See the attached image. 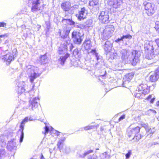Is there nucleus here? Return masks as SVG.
<instances>
[{
    "instance_id": "nucleus-1",
    "label": "nucleus",
    "mask_w": 159,
    "mask_h": 159,
    "mask_svg": "<svg viewBox=\"0 0 159 159\" xmlns=\"http://www.w3.org/2000/svg\"><path fill=\"white\" fill-rule=\"evenodd\" d=\"M26 73L28 75L30 81L33 82L34 80L40 76L39 68L33 66L29 65L25 68Z\"/></svg>"
},
{
    "instance_id": "nucleus-2",
    "label": "nucleus",
    "mask_w": 159,
    "mask_h": 159,
    "mask_svg": "<svg viewBox=\"0 0 159 159\" xmlns=\"http://www.w3.org/2000/svg\"><path fill=\"white\" fill-rule=\"evenodd\" d=\"M141 128L137 126L135 127L130 129L127 133V135L129 138H132L134 136L133 139L136 141H139L143 136L141 134H139Z\"/></svg>"
},
{
    "instance_id": "nucleus-3",
    "label": "nucleus",
    "mask_w": 159,
    "mask_h": 159,
    "mask_svg": "<svg viewBox=\"0 0 159 159\" xmlns=\"http://www.w3.org/2000/svg\"><path fill=\"white\" fill-rule=\"evenodd\" d=\"M71 38L74 44L80 45L83 41L84 34L79 30H74L71 33Z\"/></svg>"
},
{
    "instance_id": "nucleus-4",
    "label": "nucleus",
    "mask_w": 159,
    "mask_h": 159,
    "mask_svg": "<svg viewBox=\"0 0 159 159\" xmlns=\"http://www.w3.org/2000/svg\"><path fill=\"white\" fill-rule=\"evenodd\" d=\"M17 54L16 49H14L12 52H8L6 55L1 56V59L6 62L7 65H9L11 61L14 60V58L16 57Z\"/></svg>"
},
{
    "instance_id": "nucleus-5",
    "label": "nucleus",
    "mask_w": 159,
    "mask_h": 159,
    "mask_svg": "<svg viewBox=\"0 0 159 159\" xmlns=\"http://www.w3.org/2000/svg\"><path fill=\"white\" fill-rule=\"evenodd\" d=\"M144 8L146 11V13L149 16H151L155 12L154 5L150 2H147L144 4Z\"/></svg>"
},
{
    "instance_id": "nucleus-6",
    "label": "nucleus",
    "mask_w": 159,
    "mask_h": 159,
    "mask_svg": "<svg viewBox=\"0 0 159 159\" xmlns=\"http://www.w3.org/2000/svg\"><path fill=\"white\" fill-rule=\"evenodd\" d=\"M98 19L102 23H107L109 21V15L108 13L105 11H101L99 16Z\"/></svg>"
},
{
    "instance_id": "nucleus-7",
    "label": "nucleus",
    "mask_w": 159,
    "mask_h": 159,
    "mask_svg": "<svg viewBox=\"0 0 159 159\" xmlns=\"http://www.w3.org/2000/svg\"><path fill=\"white\" fill-rule=\"evenodd\" d=\"M28 3H32L31 11L33 12L37 11L40 9L39 0H28Z\"/></svg>"
},
{
    "instance_id": "nucleus-8",
    "label": "nucleus",
    "mask_w": 159,
    "mask_h": 159,
    "mask_svg": "<svg viewBox=\"0 0 159 159\" xmlns=\"http://www.w3.org/2000/svg\"><path fill=\"white\" fill-rule=\"evenodd\" d=\"M138 52L137 50H132L131 54L134 57L130 62L131 65L133 66H136L137 64L139 62V56L138 55Z\"/></svg>"
},
{
    "instance_id": "nucleus-9",
    "label": "nucleus",
    "mask_w": 159,
    "mask_h": 159,
    "mask_svg": "<svg viewBox=\"0 0 159 159\" xmlns=\"http://www.w3.org/2000/svg\"><path fill=\"white\" fill-rule=\"evenodd\" d=\"M29 117H26L21 122L20 126V129H19V132H20L21 133V134L20 135V143H21L23 140V139L24 138V134L23 132L24 130V125L26 123L28 120Z\"/></svg>"
},
{
    "instance_id": "nucleus-10",
    "label": "nucleus",
    "mask_w": 159,
    "mask_h": 159,
    "mask_svg": "<svg viewBox=\"0 0 159 159\" xmlns=\"http://www.w3.org/2000/svg\"><path fill=\"white\" fill-rule=\"evenodd\" d=\"M25 83L23 81L17 83L15 89L18 94H20L25 92Z\"/></svg>"
},
{
    "instance_id": "nucleus-11",
    "label": "nucleus",
    "mask_w": 159,
    "mask_h": 159,
    "mask_svg": "<svg viewBox=\"0 0 159 159\" xmlns=\"http://www.w3.org/2000/svg\"><path fill=\"white\" fill-rule=\"evenodd\" d=\"M39 99L38 97H35L31 99L30 101V107L32 110L37 108L39 105Z\"/></svg>"
},
{
    "instance_id": "nucleus-12",
    "label": "nucleus",
    "mask_w": 159,
    "mask_h": 159,
    "mask_svg": "<svg viewBox=\"0 0 159 159\" xmlns=\"http://www.w3.org/2000/svg\"><path fill=\"white\" fill-rule=\"evenodd\" d=\"M71 30L70 28H64L63 31V33H62L61 31L59 30V34L61 37L63 39H65L69 36V34Z\"/></svg>"
},
{
    "instance_id": "nucleus-13",
    "label": "nucleus",
    "mask_w": 159,
    "mask_h": 159,
    "mask_svg": "<svg viewBox=\"0 0 159 159\" xmlns=\"http://www.w3.org/2000/svg\"><path fill=\"white\" fill-rule=\"evenodd\" d=\"M139 89L142 94L144 95L147 94L149 92V89L146 84H141L139 87Z\"/></svg>"
},
{
    "instance_id": "nucleus-14",
    "label": "nucleus",
    "mask_w": 159,
    "mask_h": 159,
    "mask_svg": "<svg viewBox=\"0 0 159 159\" xmlns=\"http://www.w3.org/2000/svg\"><path fill=\"white\" fill-rule=\"evenodd\" d=\"M85 11V8L83 7L81 8L80 11H79L78 14H76L75 16L79 20H83L86 18L85 16L84 15Z\"/></svg>"
},
{
    "instance_id": "nucleus-15",
    "label": "nucleus",
    "mask_w": 159,
    "mask_h": 159,
    "mask_svg": "<svg viewBox=\"0 0 159 159\" xmlns=\"http://www.w3.org/2000/svg\"><path fill=\"white\" fill-rule=\"evenodd\" d=\"M120 0H109L108 4L113 8L116 9L120 6Z\"/></svg>"
},
{
    "instance_id": "nucleus-16",
    "label": "nucleus",
    "mask_w": 159,
    "mask_h": 159,
    "mask_svg": "<svg viewBox=\"0 0 159 159\" xmlns=\"http://www.w3.org/2000/svg\"><path fill=\"white\" fill-rule=\"evenodd\" d=\"M114 29V27L113 25H109L105 28L104 32L107 34V36H111V34L113 32Z\"/></svg>"
},
{
    "instance_id": "nucleus-17",
    "label": "nucleus",
    "mask_w": 159,
    "mask_h": 159,
    "mask_svg": "<svg viewBox=\"0 0 159 159\" xmlns=\"http://www.w3.org/2000/svg\"><path fill=\"white\" fill-rule=\"evenodd\" d=\"M135 73L134 72H131L125 75L123 78V80L125 82H130L134 77Z\"/></svg>"
},
{
    "instance_id": "nucleus-18",
    "label": "nucleus",
    "mask_w": 159,
    "mask_h": 159,
    "mask_svg": "<svg viewBox=\"0 0 159 159\" xmlns=\"http://www.w3.org/2000/svg\"><path fill=\"white\" fill-rule=\"evenodd\" d=\"M61 7L65 11H69L71 7L70 3L67 2H62L61 4Z\"/></svg>"
},
{
    "instance_id": "nucleus-19",
    "label": "nucleus",
    "mask_w": 159,
    "mask_h": 159,
    "mask_svg": "<svg viewBox=\"0 0 159 159\" xmlns=\"http://www.w3.org/2000/svg\"><path fill=\"white\" fill-rule=\"evenodd\" d=\"M159 78L158 73L155 72L153 74L150 75L149 77V81L152 82L157 81Z\"/></svg>"
},
{
    "instance_id": "nucleus-20",
    "label": "nucleus",
    "mask_w": 159,
    "mask_h": 159,
    "mask_svg": "<svg viewBox=\"0 0 159 159\" xmlns=\"http://www.w3.org/2000/svg\"><path fill=\"white\" fill-rule=\"evenodd\" d=\"M83 44L85 49L87 50L90 49L92 46L90 41L88 39L85 40L83 43Z\"/></svg>"
},
{
    "instance_id": "nucleus-21",
    "label": "nucleus",
    "mask_w": 159,
    "mask_h": 159,
    "mask_svg": "<svg viewBox=\"0 0 159 159\" xmlns=\"http://www.w3.org/2000/svg\"><path fill=\"white\" fill-rule=\"evenodd\" d=\"M16 147V143L13 141L9 142L7 144V148L9 151H11Z\"/></svg>"
},
{
    "instance_id": "nucleus-22",
    "label": "nucleus",
    "mask_w": 159,
    "mask_h": 159,
    "mask_svg": "<svg viewBox=\"0 0 159 159\" xmlns=\"http://www.w3.org/2000/svg\"><path fill=\"white\" fill-rule=\"evenodd\" d=\"M70 54L66 53L64 56L60 57L59 59L60 63L62 65H64L66 60L70 57Z\"/></svg>"
},
{
    "instance_id": "nucleus-23",
    "label": "nucleus",
    "mask_w": 159,
    "mask_h": 159,
    "mask_svg": "<svg viewBox=\"0 0 159 159\" xmlns=\"http://www.w3.org/2000/svg\"><path fill=\"white\" fill-rule=\"evenodd\" d=\"M66 140V138L65 137L62 138L58 142L57 144L58 148L60 150L61 149L64 145V142Z\"/></svg>"
},
{
    "instance_id": "nucleus-24",
    "label": "nucleus",
    "mask_w": 159,
    "mask_h": 159,
    "mask_svg": "<svg viewBox=\"0 0 159 159\" xmlns=\"http://www.w3.org/2000/svg\"><path fill=\"white\" fill-rule=\"evenodd\" d=\"M60 132L53 129L51 127H50V134L52 136L54 137L59 135Z\"/></svg>"
},
{
    "instance_id": "nucleus-25",
    "label": "nucleus",
    "mask_w": 159,
    "mask_h": 159,
    "mask_svg": "<svg viewBox=\"0 0 159 159\" xmlns=\"http://www.w3.org/2000/svg\"><path fill=\"white\" fill-rule=\"evenodd\" d=\"M112 46V43L110 41H107L106 42L104 45V48L106 50H107L111 48Z\"/></svg>"
},
{
    "instance_id": "nucleus-26",
    "label": "nucleus",
    "mask_w": 159,
    "mask_h": 159,
    "mask_svg": "<svg viewBox=\"0 0 159 159\" xmlns=\"http://www.w3.org/2000/svg\"><path fill=\"white\" fill-rule=\"evenodd\" d=\"M152 95H149L145 99V100L147 101H149L150 103H153L155 99V98L153 97L152 98Z\"/></svg>"
},
{
    "instance_id": "nucleus-27",
    "label": "nucleus",
    "mask_w": 159,
    "mask_h": 159,
    "mask_svg": "<svg viewBox=\"0 0 159 159\" xmlns=\"http://www.w3.org/2000/svg\"><path fill=\"white\" fill-rule=\"evenodd\" d=\"M72 54L73 56L76 57H79L80 52L78 48H76L74 49L72 52Z\"/></svg>"
},
{
    "instance_id": "nucleus-28",
    "label": "nucleus",
    "mask_w": 159,
    "mask_h": 159,
    "mask_svg": "<svg viewBox=\"0 0 159 159\" xmlns=\"http://www.w3.org/2000/svg\"><path fill=\"white\" fill-rule=\"evenodd\" d=\"M40 63L41 64L45 63L47 61V57L46 55L42 56L39 58Z\"/></svg>"
},
{
    "instance_id": "nucleus-29",
    "label": "nucleus",
    "mask_w": 159,
    "mask_h": 159,
    "mask_svg": "<svg viewBox=\"0 0 159 159\" xmlns=\"http://www.w3.org/2000/svg\"><path fill=\"white\" fill-rule=\"evenodd\" d=\"M98 4V0H91L89 2L90 6L93 7Z\"/></svg>"
},
{
    "instance_id": "nucleus-30",
    "label": "nucleus",
    "mask_w": 159,
    "mask_h": 159,
    "mask_svg": "<svg viewBox=\"0 0 159 159\" xmlns=\"http://www.w3.org/2000/svg\"><path fill=\"white\" fill-rule=\"evenodd\" d=\"M65 20L66 21V22H68L70 25H75V22L72 20L71 19H63L62 20V21Z\"/></svg>"
},
{
    "instance_id": "nucleus-31",
    "label": "nucleus",
    "mask_w": 159,
    "mask_h": 159,
    "mask_svg": "<svg viewBox=\"0 0 159 159\" xmlns=\"http://www.w3.org/2000/svg\"><path fill=\"white\" fill-rule=\"evenodd\" d=\"M101 157L102 159H105L107 158L110 157V155L107 152L102 153L101 155Z\"/></svg>"
},
{
    "instance_id": "nucleus-32",
    "label": "nucleus",
    "mask_w": 159,
    "mask_h": 159,
    "mask_svg": "<svg viewBox=\"0 0 159 159\" xmlns=\"http://www.w3.org/2000/svg\"><path fill=\"white\" fill-rule=\"evenodd\" d=\"M94 127L93 125H89L84 127V129L85 130H88L93 129Z\"/></svg>"
},
{
    "instance_id": "nucleus-33",
    "label": "nucleus",
    "mask_w": 159,
    "mask_h": 159,
    "mask_svg": "<svg viewBox=\"0 0 159 159\" xmlns=\"http://www.w3.org/2000/svg\"><path fill=\"white\" fill-rule=\"evenodd\" d=\"M155 28L157 32L159 34V21L156 22Z\"/></svg>"
},
{
    "instance_id": "nucleus-34",
    "label": "nucleus",
    "mask_w": 159,
    "mask_h": 159,
    "mask_svg": "<svg viewBox=\"0 0 159 159\" xmlns=\"http://www.w3.org/2000/svg\"><path fill=\"white\" fill-rule=\"evenodd\" d=\"M132 154V151L129 150L128 151V153L125 154V157L126 159H128Z\"/></svg>"
},
{
    "instance_id": "nucleus-35",
    "label": "nucleus",
    "mask_w": 159,
    "mask_h": 159,
    "mask_svg": "<svg viewBox=\"0 0 159 159\" xmlns=\"http://www.w3.org/2000/svg\"><path fill=\"white\" fill-rule=\"evenodd\" d=\"M8 36V35L7 34L0 35V42L2 41V40H3L5 37H7Z\"/></svg>"
},
{
    "instance_id": "nucleus-36",
    "label": "nucleus",
    "mask_w": 159,
    "mask_h": 159,
    "mask_svg": "<svg viewBox=\"0 0 159 159\" xmlns=\"http://www.w3.org/2000/svg\"><path fill=\"white\" fill-rule=\"evenodd\" d=\"M132 38V36L129 34H128L126 35H123L122 36V38L123 39H131Z\"/></svg>"
},
{
    "instance_id": "nucleus-37",
    "label": "nucleus",
    "mask_w": 159,
    "mask_h": 159,
    "mask_svg": "<svg viewBox=\"0 0 159 159\" xmlns=\"http://www.w3.org/2000/svg\"><path fill=\"white\" fill-rule=\"evenodd\" d=\"M125 118V114L122 115L118 119V121L120 122L124 120Z\"/></svg>"
},
{
    "instance_id": "nucleus-38",
    "label": "nucleus",
    "mask_w": 159,
    "mask_h": 159,
    "mask_svg": "<svg viewBox=\"0 0 159 159\" xmlns=\"http://www.w3.org/2000/svg\"><path fill=\"white\" fill-rule=\"evenodd\" d=\"M93 152V151L92 150H90L87 151H86L84 153V156H85L87 154H88L90 153Z\"/></svg>"
},
{
    "instance_id": "nucleus-39",
    "label": "nucleus",
    "mask_w": 159,
    "mask_h": 159,
    "mask_svg": "<svg viewBox=\"0 0 159 159\" xmlns=\"http://www.w3.org/2000/svg\"><path fill=\"white\" fill-rule=\"evenodd\" d=\"M68 45H70V51L71 52L72 50V49L74 48V47L73 46V44L72 43H68Z\"/></svg>"
},
{
    "instance_id": "nucleus-40",
    "label": "nucleus",
    "mask_w": 159,
    "mask_h": 159,
    "mask_svg": "<svg viewBox=\"0 0 159 159\" xmlns=\"http://www.w3.org/2000/svg\"><path fill=\"white\" fill-rule=\"evenodd\" d=\"M123 38H122V36L120 38H118L115 40V42L117 43H118L120 41L123 40Z\"/></svg>"
},
{
    "instance_id": "nucleus-41",
    "label": "nucleus",
    "mask_w": 159,
    "mask_h": 159,
    "mask_svg": "<svg viewBox=\"0 0 159 159\" xmlns=\"http://www.w3.org/2000/svg\"><path fill=\"white\" fill-rule=\"evenodd\" d=\"M6 24L4 22H0V27L6 26Z\"/></svg>"
},
{
    "instance_id": "nucleus-42",
    "label": "nucleus",
    "mask_w": 159,
    "mask_h": 159,
    "mask_svg": "<svg viewBox=\"0 0 159 159\" xmlns=\"http://www.w3.org/2000/svg\"><path fill=\"white\" fill-rule=\"evenodd\" d=\"M155 42L159 48V38L156 39Z\"/></svg>"
},
{
    "instance_id": "nucleus-43",
    "label": "nucleus",
    "mask_w": 159,
    "mask_h": 159,
    "mask_svg": "<svg viewBox=\"0 0 159 159\" xmlns=\"http://www.w3.org/2000/svg\"><path fill=\"white\" fill-rule=\"evenodd\" d=\"M49 131V128L47 126H45V134H46V133H47Z\"/></svg>"
},
{
    "instance_id": "nucleus-44",
    "label": "nucleus",
    "mask_w": 159,
    "mask_h": 159,
    "mask_svg": "<svg viewBox=\"0 0 159 159\" xmlns=\"http://www.w3.org/2000/svg\"><path fill=\"white\" fill-rule=\"evenodd\" d=\"M5 152L4 151H0V156H1L2 155H3L4 154Z\"/></svg>"
},
{
    "instance_id": "nucleus-45",
    "label": "nucleus",
    "mask_w": 159,
    "mask_h": 159,
    "mask_svg": "<svg viewBox=\"0 0 159 159\" xmlns=\"http://www.w3.org/2000/svg\"><path fill=\"white\" fill-rule=\"evenodd\" d=\"M46 25H47V28L48 29H49V28L50 27V26H49L50 24H49V22H46Z\"/></svg>"
},
{
    "instance_id": "nucleus-46",
    "label": "nucleus",
    "mask_w": 159,
    "mask_h": 159,
    "mask_svg": "<svg viewBox=\"0 0 159 159\" xmlns=\"http://www.w3.org/2000/svg\"><path fill=\"white\" fill-rule=\"evenodd\" d=\"M149 111L154 114H156L157 113L156 111L155 110H152V109H150Z\"/></svg>"
},
{
    "instance_id": "nucleus-47",
    "label": "nucleus",
    "mask_w": 159,
    "mask_h": 159,
    "mask_svg": "<svg viewBox=\"0 0 159 159\" xmlns=\"http://www.w3.org/2000/svg\"><path fill=\"white\" fill-rule=\"evenodd\" d=\"M106 74H107V72L105 71L104 75H100L99 76H100V77H104V76H105L106 75Z\"/></svg>"
},
{
    "instance_id": "nucleus-48",
    "label": "nucleus",
    "mask_w": 159,
    "mask_h": 159,
    "mask_svg": "<svg viewBox=\"0 0 159 159\" xmlns=\"http://www.w3.org/2000/svg\"><path fill=\"white\" fill-rule=\"evenodd\" d=\"M40 159H45L44 157H43L42 154H41V157L40 158Z\"/></svg>"
},
{
    "instance_id": "nucleus-49",
    "label": "nucleus",
    "mask_w": 159,
    "mask_h": 159,
    "mask_svg": "<svg viewBox=\"0 0 159 159\" xmlns=\"http://www.w3.org/2000/svg\"><path fill=\"white\" fill-rule=\"evenodd\" d=\"M156 105L157 107H159V101L157 102L156 103Z\"/></svg>"
},
{
    "instance_id": "nucleus-50",
    "label": "nucleus",
    "mask_w": 159,
    "mask_h": 159,
    "mask_svg": "<svg viewBox=\"0 0 159 159\" xmlns=\"http://www.w3.org/2000/svg\"><path fill=\"white\" fill-rule=\"evenodd\" d=\"M29 119L28 120H33L32 118L31 117H28Z\"/></svg>"
},
{
    "instance_id": "nucleus-51",
    "label": "nucleus",
    "mask_w": 159,
    "mask_h": 159,
    "mask_svg": "<svg viewBox=\"0 0 159 159\" xmlns=\"http://www.w3.org/2000/svg\"><path fill=\"white\" fill-rule=\"evenodd\" d=\"M91 52H96V50L95 49H93L91 50Z\"/></svg>"
},
{
    "instance_id": "nucleus-52",
    "label": "nucleus",
    "mask_w": 159,
    "mask_h": 159,
    "mask_svg": "<svg viewBox=\"0 0 159 159\" xmlns=\"http://www.w3.org/2000/svg\"><path fill=\"white\" fill-rule=\"evenodd\" d=\"M2 51V48H0V52Z\"/></svg>"
},
{
    "instance_id": "nucleus-53",
    "label": "nucleus",
    "mask_w": 159,
    "mask_h": 159,
    "mask_svg": "<svg viewBox=\"0 0 159 159\" xmlns=\"http://www.w3.org/2000/svg\"><path fill=\"white\" fill-rule=\"evenodd\" d=\"M88 159H95V158H89Z\"/></svg>"
},
{
    "instance_id": "nucleus-54",
    "label": "nucleus",
    "mask_w": 159,
    "mask_h": 159,
    "mask_svg": "<svg viewBox=\"0 0 159 159\" xmlns=\"http://www.w3.org/2000/svg\"><path fill=\"white\" fill-rule=\"evenodd\" d=\"M157 2L158 4H159V0H157Z\"/></svg>"
},
{
    "instance_id": "nucleus-55",
    "label": "nucleus",
    "mask_w": 159,
    "mask_h": 159,
    "mask_svg": "<svg viewBox=\"0 0 159 159\" xmlns=\"http://www.w3.org/2000/svg\"><path fill=\"white\" fill-rule=\"evenodd\" d=\"M66 48L67 49V45H66Z\"/></svg>"
},
{
    "instance_id": "nucleus-56",
    "label": "nucleus",
    "mask_w": 159,
    "mask_h": 159,
    "mask_svg": "<svg viewBox=\"0 0 159 159\" xmlns=\"http://www.w3.org/2000/svg\"><path fill=\"white\" fill-rule=\"evenodd\" d=\"M158 139H159V136L158 137Z\"/></svg>"
},
{
    "instance_id": "nucleus-57",
    "label": "nucleus",
    "mask_w": 159,
    "mask_h": 159,
    "mask_svg": "<svg viewBox=\"0 0 159 159\" xmlns=\"http://www.w3.org/2000/svg\"><path fill=\"white\" fill-rule=\"evenodd\" d=\"M1 54H2V52H1Z\"/></svg>"
}]
</instances>
